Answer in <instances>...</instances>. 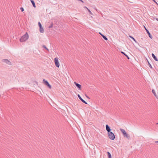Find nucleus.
Returning <instances> with one entry per match:
<instances>
[{"label":"nucleus","mask_w":158,"mask_h":158,"mask_svg":"<svg viewBox=\"0 0 158 158\" xmlns=\"http://www.w3.org/2000/svg\"><path fill=\"white\" fill-rule=\"evenodd\" d=\"M29 36L28 34L26 33L23 35L20 39V41L21 42L26 41L28 38Z\"/></svg>","instance_id":"obj_1"},{"label":"nucleus","mask_w":158,"mask_h":158,"mask_svg":"<svg viewBox=\"0 0 158 158\" xmlns=\"http://www.w3.org/2000/svg\"><path fill=\"white\" fill-rule=\"evenodd\" d=\"M120 130L122 133L124 137H126L128 139H129L130 138V135L126 133L124 130L122 129H120Z\"/></svg>","instance_id":"obj_2"},{"label":"nucleus","mask_w":158,"mask_h":158,"mask_svg":"<svg viewBox=\"0 0 158 158\" xmlns=\"http://www.w3.org/2000/svg\"><path fill=\"white\" fill-rule=\"evenodd\" d=\"M108 135L109 137L111 140H113L115 138V135L112 132L110 131L108 133Z\"/></svg>","instance_id":"obj_3"},{"label":"nucleus","mask_w":158,"mask_h":158,"mask_svg":"<svg viewBox=\"0 0 158 158\" xmlns=\"http://www.w3.org/2000/svg\"><path fill=\"white\" fill-rule=\"evenodd\" d=\"M43 83H44L45 85H46L50 89H51L52 88V87L51 85L49 84L48 82L45 80L44 79L43 81Z\"/></svg>","instance_id":"obj_4"},{"label":"nucleus","mask_w":158,"mask_h":158,"mask_svg":"<svg viewBox=\"0 0 158 158\" xmlns=\"http://www.w3.org/2000/svg\"><path fill=\"white\" fill-rule=\"evenodd\" d=\"M38 25L40 27V33H43L44 32L43 28L42 27V25L40 22H38Z\"/></svg>","instance_id":"obj_5"},{"label":"nucleus","mask_w":158,"mask_h":158,"mask_svg":"<svg viewBox=\"0 0 158 158\" xmlns=\"http://www.w3.org/2000/svg\"><path fill=\"white\" fill-rule=\"evenodd\" d=\"M54 61L56 66L59 68L60 65L57 58H55L54 59Z\"/></svg>","instance_id":"obj_6"},{"label":"nucleus","mask_w":158,"mask_h":158,"mask_svg":"<svg viewBox=\"0 0 158 158\" xmlns=\"http://www.w3.org/2000/svg\"><path fill=\"white\" fill-rule=\"evenodd\" d=\"M2 62H4L9 65L11 64V62L8 59H3L2 60Z\"/></svg>","instance_id":"obj_7"},{"label":"nucleus","mask_w":158,"mask_h":158,"mask_svg":"<svg viewBox=\"0 0 158 158\" xmlns=\"http://www.w3.org/2000/svg\"><path fill=\"white\" fill-rule=\"evenodd\" d=\"M77 96L79 98V99L84 103H85V104H87V103L86 102L85 100H84L81 97L80 95L79 94L77 95Z\"/></svg>","instance_id":"obj_8"},{"label":"nucleus","mask_w":158,"mask_h":158,"mask_svg":"<svg viewBox=\"0 0 158 158\" xmlns=\"http://www.w3.org/2000/svg\"><path fill=\"white\" fill-rule=\"evenodd\" d=\"M74 84L79 89L81 90V85L77 83L76 82H74Z\"/></svg>","instance_id":"obj_9"},{"label":"nucleus","mask_w":158,"mask_h":158,"mask_svg":"<svg viewBox=\"0 0 158 158\" xmlns=\"http://www.w3.org/2000/svg\"><path fill=\"white\" fill-rule=\"evenodd\" d=\"M106 131H107L108 133H109L110 132L111 129L110 127L108 125H106Z\"/></svg>","instance_id":"obj_10"},{"label":"nucleus","mask_w":158,"mask_h":158,"mask_svg":"<svg viewBox=\"0 0 158 158\" xmlns=\"http://www.w3.org/2000/svg\"><path fill=\"white\" fill-rule=\"evenodd\" d=\"M145 30L147 33L148 34V36H149V37L151 38V39H152V36L151 35V34L150 33V32H149V31L145 27Z\"/></svg>","instance_id":"obj_11"},{"label":"nucleus","mask_w":158,"mask_h":158,"mask_svg":"<svg viewBox=\"0 0 158 158\" xmlns=\"http://www.w3.org/2000/svg\"><path fill=\"white\" fill-rule=\"evenodd\" d=\"M152 55L153 59L156 61H158V60L156 57V56L153 53H152Z\"/></svg>","instance_id":"obj_12"},{"label":"nucleus","mask_w":158,"mask_h":158,"mask_svg":"<svg viewBox=\"0 0 158 158\" xmlns=\"http://www.w3.org/2000/svg\"><path fill=\"white\" fill-rule=\"evenodd\" d=\"M30 1H31V3H32V4L33 6L34 7H36V6H35V2L34 1V0H30Z\"/></svg>","instance_id":"obj_13"},{"label":"nucleus","mask_w":158,"mask_h":158,"mask_svg":"<svg viewBox=\"0 0 158 158\" xmlns=\"http://www.w3.org/2000/svg\"><path fill=\"white\" fill-rule=\"evenodd\" d=\"M101 35L102 37V38L106 40H108L107 38L103 35L101 34Z\"/></svg>","instance_id":"obj_14"},{"label":"nucleus","mask_w":158,"mask_h":158,"mask_svg":"<svg viewBox=\"0 0 158 158\" xmlns=\"http://www.w3.org/2000/svg\"><path fill=\"white\" fill-rule=\"evenodd\" d=\"M121 53L123 54L124 56H126L127 58L128 59H129V56L126 54L124 52H121Z\"/></svg>","instance_id":"obj_15"},{"label":"nucleus","mask_w":158,"mask_h":158,"mask_svg":"<svg viewBox=\"0 0 158 158\" xmlns=\"http://www.w3.org/2000/svg\"><path fill=\"white\" fill-rule=\"evenodd\" d=\"M107 153L108 156V158H111V155L110 152H107Z\"/></svg>","instance_id":"obj_16"},{"label":"nucleus","mask_w":158,"mask_h":158,"mask_svg":"<svg viewBox=\"0 0 158 158\" xmlns=\"http://www.w3.org/2000/svg\"><path fill=\"white\" fill-rule=\"evenodd\" d=\"M129 37L131 38L135 43H137V41H136V40L134 37H133L131 35H129Z\"/></svg>","instance_id":"obj_17"},{"label":"nucleus","mask_w":158,"mask_h":158,"mask_svg":"<svg viewBox=\"0 0 158 158\" xmlns=\"http://www.w3.org/2000/svg\"><path fill=\"white\" fill-rule=\"evenodd\" d=\"M148 65L149 66V67L151 68V69H152V67L151 65V64L149 62V61L148 60Z\"/></svg>","instance_id":"obj_18"},{"label":"nucleus","mask_w":158,"mask_h":158,"mask_svg":"<svg viewBox=\"0 0 158 158\" xmlns=\"http://www.w3.org/2000/svg\"><path fill=\"white\" fill-rule=\"evenodd\" d=\"M53 27V23H52L50 24V25L48 27L49 28H51Z\"/></svg>","instance_id":"obj_19"},{"label":"nucleus","mask_w":158,"mask_h":158,"mask_svg":"<svg viewBox=\"0 0 158 158\" xmlns=\"http://www.w3.org/2000/svg\"><path fill=\"white\" fill-rule=\"evenodd\" d=\"M43 47L45 48L48 51V48L44 45H43Z\"/></svg>","instance_id":"obj_20"},{"label":"nucleus","mask_w":158,"mask_h":158,"mask_svg":"<svg viewBox=\"0 0 158 158\" xmlns=\"http://www.w3.org/2000/svg\"><path fill=\"white\" fill-rule=\"evenodd\" d=\"M152 92L154 94V95L156 96V93L155 92V91L154 89L152 90Z\"/></svg>","instance_id":"obj_21"},{"label":"nucleus","mask_w":158,"mask_h":158,"mask_svg":"<svg viewBox=\"0 0 158 158\" xmlns=\"http://www.w3.org/2000/svg\"><path fill=\"white\" fill-rule=\"evenodd\" d=\"M89 11V14L92 15H93V14L91 12V11H90V10L89 9H88L87 10Z\"/></svg>","instance_id":"obj_22"},{"label":"nucleus","mask_w":158,"mask_h":158,"mask_svg":"<svg viewBox=\"0 0 158 158\" xmlns=\"http://www.w3.org/2000/svg\"><path fill=\"white\" fill-rule=\"evenodd\" d=\"M20 9V10H21L22 12H23L24 11V10L23 8V7H21Z\"/></svg>","instance_id":"obj_23"},{"label":"nucleus","mask_w":158,"mask_h":158,"mask_svg":"<svg viewBox=\"0 0 158 158\" xmlns=\"http://www.w3.org/2000/svg\"><path fill=\"white\" fill-rule=\"evenodd\" d=\"M84 8H85V9H86L87 10H88V9H89L88 8H87V7L86 6H84Z\"/></svg>","instance_id":"obj_24"},{"label":"nucleus","mask_w":158,"mask_h":158,"mask_svg":"<svg viewBox=\"0 0 158 158\" xmlns=\"http://www.w3.org/2000/svg\"><path fill=\"white\" fill-rule=\"evenodd\" d=\"M85 96H86V97L87 98H89L88 97V96L87 95H86L85 94Z\"/></svg>","instance_id":"obj_25"},{"label":"nucleus","mask_w":158,"mask_h":158,"mask_svg":"<svg viewBox=\"0 0 158 158\" xmlns=\"http://www.w3.org/2000/svg\"><path fill=\"white\" fill-rule=\"evenodd\" d=\"M80 1H81V2H82V3H83L84 2L82 0H80Z\"/></svg>","instance_id":"obj_26"},{"label":"nucleus","mask_w":158,"mask_h":158,"mask_svg":"<svg viewBox=\"0 0 158 158\" xmlns=\"http://www.w3.org/2000/svg\"><path fill=\"white\" fill-rule=\"evenodd\" d=\"M156 20L158 21V18H156Z\"/></svg>","instance_id":"obj_27"},{"label":"nucleus","mask_w":158,"mask_h":158,"mask_svg":"<svg viewBox=\"0 0 158 158\" xmlns=\"http://www.w3.org/2000/svg\"><path fill=\"white\" fill-rule=\"evenodd\" d=\"M95 10H96L97 11H98V10H97V9L96 8V9H95Z\"/></svg>","instance_id":"obj_28"},{"label":"nucleus","mask_w":158,"mask_h":158,"mask_svg":"<svg viewBox=\"0 0 158 158\" xmlns=\"http://www.w3.org/2000/svg\"><path fill=\"white\" fill-rule=\"evenodd\" d=\"M156 142V143H158V141H156V142Z\"/></svg>","instance_id":"obj_29"},{"label":"nucleus","mask_w":158,"mask_h":158,"mask_svg":"<svg viewBox=\"0 0 158 158\" xmlns=\"http://www.w3.org/2000/svg\"><path fill=\"white\" fill-rule=\"evenodd\" d=\"M99 34L101 35V34H101V33L99 32Z\"/></svg>","instance_id":"obj_30"},{"label":"nucleus","mask_w":158,"mask_h":158,"mask_svg":"<svg viewBox=\"0 0 158 158\" xmlns=\"http://www.w3.org/2000/svg\"><path fill=\"white\" fill-rule=\"evenodd\" d=\"M157 124H158V123H156Z\"/></svg>","instance_id":"obj_31"},{"label":"nucleus","mask_w":158,"mask_h":158,"mask_svg":"<svg viewBox=\"0 0 158 158\" xmlns=\"http://www.w3.org/2000/svg\"><path fill=\"white\" fill-rule=\"evenodd\" d=\"M153 0L155 1V0Z\"/></svg>","instance_id":"obj_32"}]
</instances>
